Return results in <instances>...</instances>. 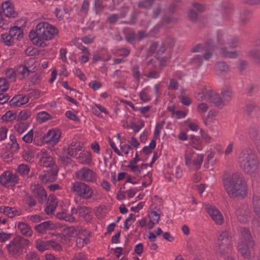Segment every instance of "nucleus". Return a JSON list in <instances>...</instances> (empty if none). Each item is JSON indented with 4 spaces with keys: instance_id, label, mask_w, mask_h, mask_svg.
Wrapping results in <instances>:
<instances>
[{
    "instance_id": "1",
    "label": "nucleus",
    "mask_w": 260,
    "mask_h": 260,
    "mask_svg": "<svg viewBox=\"0 0 260 260\" xmlns=\"http://www.w3.org/2000/svg\"><path fill=\"white\" fill-rule=\"evenodd\" d=\"M58 29L46 21L38 23L35 29L29 33V37L32 43L38 47H46L47 42L53 40L58 35Z\"/></svg>"
},
{
    "instance_id": "2",
    "label": "nucleus",
    "mask_w": 260,
    "mask_h": 260,
    "mask_svg": "<svg viewBox=\"0 0 260 260\" xmlns=\"http://www.w3.org/2000/svg\"><path fill=\"white\" fill-rule=\"evenodd\" d=\"M224 185L227 193L232 198H243L247 193L246 184L238 175H233L224 180Z\"/></svg>"
},
{
    "instance_id": "3",
    "label": "nucleus",
    "mask_w": 260,
    "mask_h": 260,
    "mask_svg": "<svg viewBox=\"0 0 260 260\" xmlns=\"http://www.w3.org/2000/svg\"><path fill=\"white\" fill-rule=\"evenodd\" d=\"M241 234L238 243L237 248L243 257L249 258L252 252L254 243L250 232L247 229H243L241 231Z\"/></svg>"
},
{
    "instance_id": "4",
    "label": "nucleus",
    "mask_w": 260,
    "mask_h": 260,
    "mask_svg": "<svg viewBox=\"0 0 260 260\" xmlns=\"http://www.w3.org/2000/svg\"><path fill=\"white\" fill-rule=\"evenodd\" d=\"M196 98L199 101H209L219 108H222L225 105L219 95L207 85L204 86L203 88L199 90Z\"/></svg>"
},
{
    "instance_id": "5",
    "label": "nucleus",
    "mask_w": 260,
    "mask_h": 260,
    "mask_svg": "<svg viewBox=\"0 0 260 260\" xmlns=\"http://www.w3.org/2000/svg\"><path fill=\"white\" fill-rule=\"evenodd\" d=\"M239 161L241 169L246 173L251 175L258 170V162L252 154L241 153Z\"/></svg>"
},
{
    "instance_id": "6",
    "label": "nucleus",
    "mask_w": 260,
    "mask_h": 260,
    "mask_svg": "<svg viewBox=\"0 0 260 260\" xmlns=\"http://www.w3.org/2000/svg\"><path fill=\"white\" fill-rule=\"evenodd\" d=\"M204 156L202 154H194L192 149L187 148L184 154L185 165L190 170H198L201 167Z\"/></svg>"
},
{
    "instance_id": "7",
    "label": "nucleus",
    "mask_w": 260,
    "mask_h": 260,
    "mask_svg": "<svg viewBox=\"0 0 260 260\" xmlns=\"http://www.w3.org/2000/svg\"><path fill=\"white\" fill-rule=\"evenodd\" d=\"M72 190L76 195L83 199H90L95 196L92 188L84 182H74L73 183Z\"/></svg>"
},
{
    "instance_id": "8",
    "label": "nucleus",
    "mask_w": 260,
    "mask_h": 260,
    "mask_svg": "<svg viewBox=\"0 0 260 260\" xmlns=\"http://www.w3.org/2000/svg\"><path fill=\"white\" fill-rule=\"evenodd\" d=\"M160 219V211H151L148 213L147 216L138 220L137 223L141 228L147 230H151L159 222Z\"/></svg>"
},
{
    "instance_id": "9",
    "label": "nucleus",
    "mask_w": 260,
    "mask_h": 260,
    "mask_svg": "<svg viewBox=\"0 0 260 260\" xmlns=\"http://www.w3.org/2000/svg\"><path fill=\"white\" fill-rule=\"evenodd\" d=\"M75 175L78 179L86 182L96 183L98 178L95 171L85 167L77 171Z\"/></svg>"
},
{
    "instance_id": "10",
    "label": "nucleus",
    "mask_w": 260,
    "mask_h": 260,
    "mask_svg": "<svg viewBox=\"0 0 260 260\" xmlns=\"http://www.w3.org/2000/svg\"><path fill=\"white\" fill-rule=\"evenodd\" d=\"M25 241V240L20 236L15 237L6 246L10 254L15 257L19 256Z\"/></svg>"
},
{
    "instance_id": "11",
    "label": "nucleus",
    "mask_w": 260,
    "mask_h": 260,
    "mask_svg": "<svg viewBox=\"0 0 260 260\" xmlns=\"http://www.w3.org/2000/svg\"><path fill=\"white\" fill-rule=\"evenodd\" d=\"M18 180L17 176L10 171L5 172L0 176V183L7 187L15 185Z\"/></svg>"
},
{
    "instance_id": "12",
    "label": "nucleus",
    "mask_w": 260,
    "mask_h": 260,
    "mask_svg": "<svg viewBox=\"0 0 260 260\" xmlns=\"http://www.w3.org/2000/svg\"><path fill=\"white\" fill-rule=\"evenodd\" d=\"M2 12L5 16L9 18H15L18 16V13L16 11L13 2L9 0L3 2L1 4Z\"/></svg>"
},
{
    "instance_id": "13",
    "label": "nucleus",
    "mask_w": 260,
    "mask_h": 260,
    "mask_svg": "<svg viewBox=\"0 0 260 260\" xmlns=\"http://www.w3.org/2000/svg\"><path fill=\"white\" fill-rule=\"evenodd\" d=\"M36 248L41 252L50 248H53L55 250H60L61 248L60 245L54 241H43L41 239L37 240Z\"/></svg>"
},
{
    "instance_id": "14",
    "label": "nucleus",
    "mask_w": 260,
    "mask_h": 260,
    "mask_svg": "<svg viewBox=\"0 0 260 260\" xmlns=\"http://www.w3.org/2000/svg\"><path fill=\"white\" fill-rule=\"evenodd\" d=\"M61 133L59 129L53 128L49 130L44 137L47 143L52 145L56 144L59 141Z\"/></svg>"
},
{
    "instance_id": "15",
    "label": "nucleus",
    "mask_w": 260,
    "mask_h": 260,
    "mask_svg": "<svg viewBox=\"0 0 260 260\" xmlns=\"http://www.w3.org/2000/svg\"><path fill=\"white\" fill-rule=\"evenodd\" d=\"M58 170L56 166L47 168L44 171V174L40 176V178L44 183L53 182L56 180Z\"/></svg>"
},
{
    "instance_id": "16",
    "label": "nucleus",
    "mask_w": 260,
    "mask_h": 260,
    "mask_svg": "<svg viewBox=\"0 0 260 260\" xmlns=\"http://www.w3.org/2000/svg\"><path fill=\"white\" fill-rule=\"evenodd\" d=\"M35 63L34 58H29L25 62V65L20 66L17 70L18 74L21 76L22 78L27 77L30 72L35 71V67H33L32 64Z\"/></svg>"
},
{
    "instance_id": "17",
    "label": "nucleus",
    "mask_w": 260,
    "mask_h": 260,
    "mask_svg": "<svg viewBox=\"0 0 260 260\" xmlns=\"http://www.w3.org/2000/svg\"><path fill=\"white\" fill-rule=\"evenodd\" d=\"M41 166L50 168L56 166L53 157L45 150H42L38 154Z\"/></svg>"
},
{
    "instance_id": "18",
    "label": "nucleus",
    "mask_w": 260,
    "mask_h": 260,
    "mask_svg": "<svg viewBox=\"0 0 260 260\" xmlns=\"http://www.w3.org/2000/svg\"><path fill=\"white\" fill-rule=\"evenodd\" d=\"M217 252L222 253L226 248L229 247V235L226 231L222 232L219 235L217 240Z\"/></svg>"
},
{
    "instance_id": "19",
    "label": "nucleus",
    "mask_w": 260,
    "mask_h": 260,
    "mask_svg": "<svg viewBox=\"0 0 260 260\" xmlns=\"http://www.w3.org/2000/svg\"><path fill=\"white\" fill-rule=\"evenodd\" d=\"M30 188L34 195L38 198L40 202H43L46 200V192L40 185L36 183L32 184Z\"/></svg>"
},
{
    "instance_id": "20",
    "label": "nucleus",
    "mask_w": 260,
    "mask_h": 260,
    "mask_svg": "<svg viewBox=\"0 0 260 260\" xmlns=\"http://www.w3.org/2000/svg\"><path fill=\"white\" fill-rule=\"evenodd\" d=\"M206 210L212 219L217 224H221L223 222V217L220 212L213 206H209Z\"/></svg>"
},
{
    "instance_id": "21",
    "label": "nucleus",
    "mask_w": 260,
    "mask_h": 260,
    "mask_svg": "<svg viewBox=\"0 0 260 260\" xmlns=\"http://www.w3.org/2000/svg\"><path fill=\"white\" fill-rule=\"evenodd\" d=\"M76 158L80 164L89 165L92 162V156L90 152L84 150L80 153Z\"/></svg>"
},
{
    "instance_id": "22",
    "label": "nucleus",
    "mask_w": 260,
    "mask_h": 260,
    "mask_svg": "<svg viewBox=\"0 0 260 260\" xmlns=\"http://www.w3.org/2000/svg\"><path fill=\"white\" fill-rule=\"evenodd\" d=\"M59 202L55 197L50 195L48 198V205L45 208V211L48 215H52Z\"/></svg>"
},
{
    "instance_id": "23",
    "label": "nucleus",
    "mask_w": 260,
    "mask_h": 260,
    "mask_svg": "<svg viewBox=\"0 0 260 260\" xmlns=\"http://www.w3.org/2000/svg\"><path fill=\"white\" fill-rule=\"evenodd\" d=\"M57 217L60 219L68 222H74L77 220V216L75 215L74 207L71 208V214L67 213L66 211L58 212L56 215Z\"/></svg>"
},
{
    "instance_id": "24",
    "label": "nucleus",
    "mask_w": 260,
    "mask_h": 260,
    "mask_svg": "<svg viewBox=\"0 0 260 260\" xmlns=\"http://www.w3.org/2000/svg\"><path fill=\"white\" fill-rule=\"evenodd\" d=\"M28 102V96L23 94H18L13 97L10 101L11 106L20 107Z\"/></svg>"
},
{
    "instance_id": "25",
    "label": "nucleus",
    "mask_w": 260,
    "mask_h": 260,
    "mask_svg": "<svg viewBox=\"0 0 260 260\" xmlns=\"http://www.w3.org/2000/svg\"><path fill=\"white\" fill-rule=\"evenodd\" d=\"M75 215L77 216V219L78 218L84 220H88L89 218V209L85 207H80L77 209L74 208Z\"/></svg>"
},
{
    "instance_id": "26",
    "label": "nucleus",
    "mask_w": 260,
    "mask_h": 260,
    "mask_svg": "<svg viewBox=\"0 0 260 260\" xmlns=\"http://www.w3.org/2000/svg\"><path fill=\"white\" fill-rule=\"evenodd\" d=\"M89 233L86 231L80 233L76 240L77 246L81 248L87 244L89 242Z\"/></svg>"
},
{
    "instance_id": "27",
    "label": "nucleus",
    "mask_w": 260,
    "mask_h": 260,
    "mask_svg": "<svg viewBox=\"0 0 260 260\" xmlns=\"http://www.w3.org/2000/svg\"><path fill=\"white\" fill-rule=\"evenodd\" d=\"M0 212L4 213V214L10 218L20 214V211L16 208L8 206L0 207Z\"/></svg>"
},
{
    "instance_id": "28",
    "label": "nucleus",
    "mask_w": 260,
    "mask_h": 260,
    "mask_svg": "<svg viewBox=\"0 0 260 260\" xmlns=\"http://www.w3.org/2000/svg\"><path fill=\"white\" fill-rule=\"evenodd\" d=\"M82 147L80 143L75 142L72 143L68 148V153L69 155L77 157L78 152L82 150Z\"/></svg>"
},
{
    "instance_id": "29",
    "label": "nucleus",
    "mask_w": 260,
    "mask_h": 260,
    "mask_svg": "<svg viewBox=\"0 0 260 260\" xmlns=\"http://www.w3.org/2000/svg\"><path fill=\"white\" fill-rule=\"evenodd\" d=\"M55 225L51 221H46L36 226V230L40 233H44L48 230L53 229Z\"/></svg>"
},
{
    "instance_id": "30",
    "label": "nucleus",
    "mask_w": 260,
    "mask_h": 260,
    "mask_svg": "<svg viewBox=\"0 0 260 260\" xmlns=\"http://www.w3.org/2000/svg\"><path fill=\"white\" fill-rule=\"evenodd\" d=\"M18 230L24 235L29 237L32 235V231L30 227L25 222H19L17 225Z\"/></svg>"
},
{
    "instance_id": "31",
    "label": "nucleus",
    "mask_w": 260,
    "mask_h": 260,
    "mask_svg": "<svg viewBox=\"0 0 260 260\" xmlns=\"http://www.w3.org/2000/svg\"><path fill=\"white\" fill-rule=\"evenodd\" d=\"M9 32L12 38H13L14 41L23 37V30L20 27L13 26L11 28Z\"/></svg>"
},
{
    "instance_id": "32",
    "label": "nucleus",
    "mask_w": 260,
    "mask_h": 260,
    "mask_svg": "<svg viewBox=\"0 0 260 260\" xmlns=\"http://www.w3.org/2000/svg\"><path fill=\"white\" fill-rule=\"evenodd\" d=\"M1 40L7 46H11L14 42L13 38H12L10 32L2 34L1 35Z\"/></svg>"
},
{
    "instance_id": "33",
    "label": "nucleus",
    "mask_w": 260,
    "mask_h": 260,
    "mask_svg": "<svg viewBox=\"0 0 260 260\" xmlns=\"http://www.w3.org/2000/svg\"><path fill=\"white\" fill-rule=\"evenodd\" d=\"M66 14V10L63 5L57 7L54 11V15L59 20L63 19Z\"/></svg>"
},
{
    "instance_id": "34",
    "label": "nucleus",
    "mask_w": 260,
    "mask_h": 260,
    "mask_svg": "<svg viewBox=\"0 0 260 260\" xmlns=\"http://www.w3.org/2000/svg\"><path fill=\"white\" fill-rule=\"evenodd\" d=\"M156 141L154 139L152 140L149 143V145L144 146L141 152L148 155L152 153V150L156 147Z\"/></svg>"
},
{
    "instance_id": "35",
    "label": "nucleus",
    "mask_w": 260,
    "mask_h": 260,
    "mask_svg": "<svg viewBox=\"0 0 260 260\" xmlns=\"http://www.w3.org/2000/svg\"><path fill=\"white\" fill-rule=\"evenodd\" d=\"M16 118V114L13 111H7L2 117L3 121L11 122Z\"/></svg>"
},
{
    "instance_id": "36",
    "label": "nucleus",
    "mask_w": 260,
    "mask_h": 260,
    "mask_svg": "<svg viewBox=\"0 0 260 260\" xmlns=\"http://www.w3.org/2000/svg\"><path fill=\"white\" fill-rule=\"evenodd\" d=\"M218 111L216 110H210L208 114L207 117L205 121L206 125H208L211 123H213L216 121L215 117L217 116Z\"/></svg>"
},
{
    "instance_id": "37",
    "label": "nucleus",
    "mask_w": 260,
    "mask_h": 260,
    "mask_svg": "<svg viewBox=\"0 0 260 260\" xmlns=\"http://www.w3.org/2000/svg\"><path fill=\"white\" fill-rule=\"evenodd\" d=\"M138 124L132 122L129 124L130 128H132L135 133H138L145 126L144 122L143 120H139Z\"/></svg>"
},
{
    "instance_id": "38",
    "label": "nucleus",
    "mask_w": 260,
    "mask_h": 260,
    "mask_svg": "<svg viewBox=\"0 0 260 260\" xmlns=\"http://www.w3.org/2000/svg\"><path fill=\"white\" fill-rule=\"evenodd\" d=\"M50 118V115L45 111L40 112L37 115V119L40 122H44Z\"/></svg>"
},
{
    "instance_id": "39",
    "label": "nucleus",
    "mask_w": 260,
    "mask_h": 260,
    "mask_svg": "<svg viewBox=\"0 0 260 260\" xmlns=\"http://www.w3.org/2000/svg\"><path fill=\"white\" fill-rule=\"evenodd\" d=\"M164 121H161L160 122H158L156 123L154 132V139L155 141L156 140L159 138L160 132L163 128L164 125L165 124Z\"/></svg>"
},
{
    "instance_id": "40",
    "label": "nucleus",
    "mask_w": 260,
    "mask_h": 260,
    "mask_svg": "<svg viewBox=\"0 0 260 260\" xmlns=\"http://www.w3.org/2000/svg\"><path fill=\"white\" fill-rule=\"evenodd\" d=\"M30 171V168L26 164H21L18 166L17 172L19 174L22 176L27 175Z\"/></svg>"
},
{
    "instance_id": "41",
    "label": "nucleus",
    "mask_w": 260,
    "mask_h": 260,
    "mask_svg": "<svg viewBox=\"0 0 260 260\" xmlns=\"http://www.w3.org/2000/svg\"><path fill=\"white\" fill-rule=\"evenodd\" d=\"M140 99L145 103L148 102L151 100V97L150 95L149 90L145 88L140 93Z\"/></svg>"
},
{
    "instance_id": "42",
    "label": "nucleus",
    "mask_w": 260,
    "mask_h": 260,
    "mask_svg": "<svg viewBox=\"0 0 260 260\" xmlns=\"http://www.w3.org/2000/svg\"><path fill=\"white\" fill-rule=\"evenodd\" d=\"M22 156L25 160L31 162L34 160L35 154L32 150H26L23 152Z\"/></svg>"
},
{
    "instance_id": "43",
    "label": "nucleus",
    "mask_w": 260,
    "mask_h": 260,
    "mask_svg": "<svg viewBox=\"0 0 260 260\" xmlns=\"http://www.w3.org/2000/svg\"><path fill=\"white\" fill-rule=\"evenodd\" d=\"M34 138V132L32 129H30L22 138L23 141L26 143H30L32 142Z\"/></svg>"
},
{
    "instance_id": "44",
    "label": "nucleus",
    "mask_w": 260,
    "mask_h": 260,
    "mask_svg": "<svg viewBox=\"0 0 260 260\" xmlns=\"http://www.w3.org/2000/svg\"><path fill=\"white\" fill-rule=\"evenodd\" d=\"M76 234V232L75 228L73 226H70L66 228L63 231V235L67 238L72 237Z\"/></svg>"
},
{
    "instance_id": "45",
    "label": "nucleus",
    "mask_w": 260,
    "mask_h": 260,
    "mask_svg": "<svg viewBox=\"0 0 260 260\" xmlns=\"http://www.w3.org/2000/svg\"><path fill=\"white\" fill-rule=\"evenodd\" d=\"M120 147L121 149V153L123 155H127L129 153V150L131 149V146L127 144L121 142L120 144Z\"/></svg>"
},
{
    "instance_id": "46",
    "label": "nucleus",
    "mask_w": 260,
    "mask_h": 260,
    "mask_svg": "<svg viewBox=\"0 0 260 260\" xmlns=\"http://www.w3.org/2000/svg\"><path fill=\"white\" fill-rule=\"evenodd\" d=\"M16 131L21 134L24 132L27 128L24 123L20 122L16 124L14 126Z\"/></svg>"
},
{
    "instance_id": "47",
    "label": "nucleus",
    "mask_w": 260,
    "mask_h": 260,
    "mask_svg": "<svg viewBox=\"0 0 260 260\" xmlns=\"http://www.w3.org/2000/svg\"><path fill=\"white\" fill-rule=\"evenodd\" d=\"M128 143L131 148L133 147L135 149L138 148L140 145V142L135 137H130L128 140Z\"/></svg>"
},
{
    "instance_id": "48",
    "label": "nucleus",
    "mask_w": 260,
    "mask_h": 260,
    "mask_svg": "<svg viewBox=\"0 0 260 260\" xmlns=\"http://www.w3.org/2000/svg\"><path fill=\"white\" fill-rule=\"evenodd\" d=\"M253 205L255 214L260 218V199H254Z\"/></svg>"
},
{
    "instance_id": "49",
    "label": "nucleus",
    "mask_w": 260,
    "mask_h": 260,
    "mask_svg": "<svg viewBox=\"0 0 260 260\" xmlns=\"http://www.w3.org/2000/svg\"><path fill=\"white\" fill-rule=\"evenodd\" d=\"M128 168L131 169V170L135 173V174L138 175L141 173V169L140 167L137 165V164H133L132 162H129L127 165Z\"/></svg>"
},
{
    "instance_id": "50",
    "label": "nucleus",
    "mask_w": 260,
    "mask_h": 260,
    "mask_svg": "<svg viewBox=\"0 0 260 260\" xmlns=\"http://www.w3.org/2000/svg\"><path fill=\"white\" fill-rule=\"evenodd\" d=\"M9 88V84L5 78H0V92L6 91Z\"/></svg>"
},
{
    "instance_id": "51",
    "label": "nucleus",
    "mask_w": 260,
    "mask_h": 260,
    "mask_svg": "<svg viewBox=\"0 0 260 260\" xmlns=\"http://www.w3.org/2000/svg\"><path fill=\"white\" fill-rule=\"evenodd\" d=\"M221 54L226 57L234 58L238 54L235 51H226L225 49H222L220 50Z\"/></svg>"
},
{
    "instance_id": "52",
    "label": "nucleus",
    "mask_w": 260,
    "mask_h": 260,
    "mask_svg": "<svg viewBox=\"0 0 260 260\" xmlns=\"http://www.w3.org/2000/svg\"><path fill=\"white\" fill-rule=\"evenodd\" d=\"M88 85L90 88H91L94 90H97L101 88L102 87V84L101 83V82L96 80L91 81L88 83Z\"/></svg>"
},
{
    "instance_id": "53",
    "label": "nucleus",
    "mask_w": 260,
    "mask_h": 260,
    "mask_svg": "<svg viewBox=\"0 0 260 260\" xmlns=\"http://www.w3.org/2000/svg\"><path fill=\"white\" fill-rule=\"evenodd\" d=\"M179 99L181 103L185 106H188L191 103V100L188 96L181 95L179 96Z\"/></svg>"
},
{
    "instance_id": "54",
    "label": "nucleus",
    "mask_w": 260,
    "mask_h": 260,
    "mask_svg": "<svg viewBox=\"0 0 260 260\" xmlns=\"http://www.w3.org/2000/svg\"><path fill=\"white\" fill-rule=\"evenodd\" d=\"M216 69L220 72H225L228 70V67L225 62H219L216 64Z\"/></svg>"
},
{
    "instance_id": "55",
    "label": "nucleus",
    "mask_w": 260,
    "mask_h": 260,
    "mask_svg": "<svg viewBox=\"0 0 260 260\" xmlns=\"http://www.w3.org/2000/svg\"><path fill=\"white\" fill-rule=\"evenodd\" d=\"M74 74L77 76L80 80L84 81L86 77L84 73L78 68H75L73 70Z\"/></svg>"
},
{
    "instance_id": "56",
    "label": "nucleus",
    "mask_w": 260,
    "mask_h": 260,
    "mask_svg": "<svg viewBox=\"0 0 260 260\" xmlns=\"http://www.w3.org/2000/svg\"><path fill=\"white\" fill-rule=\"evenodd\" d=\"M11 234L4 232H0V242H5L11 238Z\"/></svg>"
},
{
    "instance_id": "57",
    "label": "nucleus",
    "mask_w": 260,
    "mask_h": 260,
    "mask_svg": "<svg viewBox=\"0 0 260 260\" xmlns=\"http://www.w3.org/2000/svg\"><path fill=\"white\" fill-rule=\"evenodd\" d=\"M214 156L215 152L213 151H210L208 153L206 158L208 164L210 163L212 166H213L215 162Z\"/></svg>"
},
{
    "instance_id": "58",
    "label": "nucleus",
    "mask_w": 260,
    "mask_h": 260,
    "mask_svg": "<svg viewBox=\"0 0 260 260\" xmlns=\"http://www.w3.org/2000/svg\"><path fill=\"white\" fill-rule=\"evenodd\" d=\"M6 74L7 77L11 81H14L16 76V73L13 69L8 70Z\"/></svg>"
},
{
    "instance_id": "59",
    "label": "nucleus",
    "mask_w": 260,
    "mask_h": 260,
    "mask_svg": "<svg viewBox=\"0 0 260 260\" xmlns=\"http://www.w3.org/2000/svg\"><path fill=\"white\" fill-rule=\"evenodd\" d=\"M66 116L71 120L74 121H79V118H78V117L76 115L75 113H74L71 111H67L66 112Z\"/></svg>"
},
{
    "instance_id": "60",
    "label": "nucleus",
    "mask_w": 260,
    "mask_h": 260,
    "mask_svg": "<svg viewBox=\"0 0 260 260\" xmlns=\"http://www.w3.org/2000/svg\"><path fill=\"white\" fill-rule=\"evenodd\" d=\"M89 9V2L87 0H84L82 4L81 12L83 14H86Z\"/></svg>"
},
{
    "instance_id": "61",
    "label": "nucleus",
    "mask_w": 260,
    "mask_h": 260,
    "mask_svg": "<svg viewBox=\"0 0 260 260\" xmlns=\"http://www.w3.org/2000/svg\"><path fill=\"white\" fill-rule=\"evenodd\" d=\"M87 256L84 252H78L76 253L73 258V260H86Z\"/></svg>"
},
{
    "instance_id": "62",
    "label": "nucleus",
    "mask_w": 260,
    "mask_h": 260,
    "mask_svg": "<svg viewBox=\"0 0 260 260\" xmlns=\"http://www.w3.org/2000/svg\"><path fill=\"white\" fill-rule=\"evenodd\" d=\"M221 93L225 99L230 98L232 94L231 89L229 88L222 89Z\"/></svg>"
},
{
    "instance_id": "63",
    "label": "nucleus",
    "mask_w": 260,
    "mask_h": 260,
    "mask_svg": "<svg viewBox=\"0 0 260 260\" xmlns=\"http://www.w3.org/2000/svg\"><path fill=\"white\" fill-rule=\"evenodd\" d=\"M8 130L6 127L0 128V141L5 140L7 138Z\"/></svg>"
},
{
    "instance_id": "64",
    "label": "nucleus",
    "mask_w": 260,
    "mask_h": 260,
    "mask_svg": "<svg viewBox=\"0 0 260 260\" xmlns=\"http://www.w3.org/2000/svg\"><path fill=\"white\" fill-rule=\"evenodd\" d=\"M208 109V106L207 104L201 103L198 105V110L199 112H205Z\"/></svg>"
}]
</instances>
